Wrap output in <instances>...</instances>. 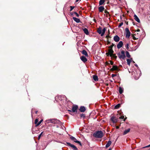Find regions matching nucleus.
<instances>
[{"mask_svg":"<svg viewBox=\"0 0 150 150\" xmlns=\"http://www.w3.org/2000/svg\"><path fill=\"white\" fill-rule=\"evenodd\" d=\"M123 45V42L122 41H120L119 42L117 45V48L119 49L122 47Z\"/></svg>","mask_w":150,"mask_h":150,"instance_id":"nucleus-11","label":"nucleus"},{"mask_svg":"<svg viewBox=\"0 0 150 150\" xmlns=\"http://www.w3.org/2000/svg\"><path fill=\"white\" fill-rule=\"evenodd\" d=\"M123 24V22L120 23L118 26V28H120Z\"/></svg>","mask_w":150,"mask_h":150,"instance_id":"nucleus-43","label":"nucleus"},{"mask_svg":"<svg viewBox=\"0 0 150 150\" xmlns=\"http://www.w3.org/2000/svg\"><path fill=\"white\" fill-rule=\"evenodd\" d=\"M78 108V106L77 105H74L72 107V110L73 112H77V109Z\"/></svg>","mask_w":150,"mask_h":150,"instance_id":"nucleus-9","label":"nucleus"},{"mask_svg":"<svg viewBox=\"0 0 150 150\" xmlns=\"http://www.w3.org/2000/svg\"><path fill=\"white\" fill-rule=\"evenodd\" d=\"M38 112V111H35V113L36 114H37V112Z\"/></svg>","mask_w":150,"mask_h":150,"instance_id":"nucleus-56","label":"nucleus"},{"mask_svg":"<svg viewBox=\"0 0 150 150\" xmlns=\"http://www.w3.org/2000/svg\"><path fill=\"white\" fill-rule=\"evenodd\" d=\"M119 118L120 119H123V121H125L126 119L127 118V117H126L125 119H124V116H121Z\"/></svg>","mask_w":150,"mask_h":150,"instance_id":"nucleus-33","label":"nucleus"},{"mask_svg":"<svg viewBox=\"0 0 150 150\" xmlns=\"http://www.w3.org/2000/svg\"><path fill=\"white\" fill-rule=\"evenodd\" d=\"M110 33V32L109 30H108V34H109Z\"/></svg>","mask_w":150,"mask_h":150,"instance_id":"nucleus-54","label":"nucleus"},{"mask_svg":"<svg viewBox=\"0 0 150 150\" xmlns=\"http://www.w3.org/2000/svg\"><path fill=\"white\" fill-rule=\"evenodd\" d=\"M38 122V119H36L35 121V124L36 125H37V124Z\"/></svg>","mask_w":150,"mask_h":150,"instance_id":"nucleus-37","label":"nucleus"},{"mask_svg":"<svg viewBox=\"0 0 150 150\" xmlns=\"http://www.w3.org/2000/svg\"><path fill=\"white\" fill-rule=\"evenodd\" d=\"M65 116H66V117H68V118H69V117L67 115H65Z\"/></svg>","mask_w":150,"mask_h":150,"instance_id":"nucleus-53","label":"nucleus"},{"mask_svg":"<svg viewBox=\"0 0 150 150\" xmlns=\"http://www.w3.org/2000/svg\"><path fill=\"white\" fill-rule=\"evenodd\" d=\"M105 64L106 65H109V64L110 63L107 62H106Z\"/></svg>","mask_w":150,"mask_h":150,"instance_id":"nucleus-48","label":"nucleus"},{"mask_svg":"<svg viewBox=\"0 0 150 150\" xmlns=\"http://www.w3.org/2000/svg\"><path fill=\"white\" fill-rule=\"evenodd\" d=\"M125 30L126 32V37L127 38H128L130 35L131 33L128 28H126Z\"/></svg>","mask_w":150,"mask_h":150,"instance_id":"nucleus-6","label":"nucleus"},{"mask_svg":"<svg viewBox=\"0 0 150 150\" xmlns=\"http://www.w3.org/2000/svg\"><path fill=\"white\" fill-rule=\"evenodd\" d=\"M81 118H84L85 117V115L84 114H82L80 115Z\"/></svg>","mask_w":150,"mask_h":150,"instance_id":"nucleus-36","label":"nucleus"},{"mask_svg":"<svg viewBox=\"0 0 150 150\" xmlns=\"http://www.w3.org/2000/svg\"><path fill=\"white\" fill-rule=\"evenodd\" d=\"M113 39L115 42H118L120 40V38L118 35H116L114 37Z\"/></svg>","mask_w":150,"mask_h":150,"instance_id":"nucleus-12","label":"nucleus"},{"mask_svg":"<svg viewBox=\"0 0 150 150\" xmlns=\"http://www.w3.org/2000/svg\"><path fill=\"white\" fill-rule=\"evenodd\" d=\"M110 57H113V58L115 59V60L116 59L117 57L115 55V54H112V56Z\"/></svg>","mask_w":150,"mask_h":150,"instance_id":"nucleus-31","label":"nucleus"},{"mask_svg":"<svg viewBox=\"0 0 150 150\" xmlns=\"http://www.w3.org/2000/svg\"><path fill=\"white\" fill-rule=\"evenodd\" d=\"M70 7L71 8H70V11H71L72 10L75 8V6H70Z\"/></svg>","mask_w":150,"mask_h":150,"instance_id":"nucleus-41","label":"nucleus"},{"mask_svg":"<svg viewBox=\"0 0 150 150\" xmlns=\"http://www.w3.org/2000/svg\"><path fill=\"white\" fill-rule=\"evenodd\" d=\"M43 120H41L37 124V125H35V127H37L38 126V125H39L42 122V121H43Z\"/></svg>","mask_w":150,"mask_h":150,"instance_id":"nucleus-34","label":"nucleus"},{"mask_svg":"<svg viewBox=\"0 0 150 150\" xmlns=\"http://www.w3.org/2000/svg\"><path fill=\"white\" fill-rule=\"evenodd\" d=\"M123 90L122 88L119 87V91L120 93L121 94L123 93Z\"/></svg>","mask_w":150,"mask_h":150,"instance_id":"nucleus-26","label":"nucleus"},{"mask_svg":"<svg viewBox=\"0 0 150 150\" xmlns=\"http://www.w3.org/2000/svg\"><path fill=\"white\" fill-rule=\"evenodd\" d=\"M69 114H71V115H72V114H71V113H69Z\"/></svg>","mask_w":150,"mask_h":150,"instance_id":"nucleus-62","label":"nucleus"},{"mask_svg":"<svg viewBox=\"0 0 150 150\" xmlns=\"http://www.w3.org/2000/svg\"><path fill=\"white\" fill-rule=\"evenodd\" d=\"M108 51V52L106 53V55L107 56H108L109 55L110 56H112L114 52V51L112 49H109Z\"/></svg>","mask_w":150,"mask_h":150,"instance_id":"nucleus-5","label":"nucleus"},{"mask_svg":"<svg viewBox=\"0 0 150 150\" xmlns=\"http://www.w3.org/2000/svg\"><path fill=\"white\" fill-rule=\"evenodd\" d=\"M110 120L113 123H116L118 121V119L116 117L113 116L111 117Z\"/></svg>","mask_w":150,"mask_h":150,"instance_id":"nucleus-7","label":"nucleus"},{"mask_svg":"<svg viewBox=\"0 0 150 150\" xmlns=\"http://www.w3.org/2000/svg\"><path fill=\"white\" fill-rule=\"evenodd\" d=\"M74 14H75V15H76V16L77 17H79V14L76 12H74Z\"/></svg>","mask_w":150,"mask_h":150,"instance_id":"nucleus-38","label":"nucleus"},{"mask_svg":"<svg viewBox=\"0 0 150 150\" xmlns=\"http://www.w3.org/2000/svg\"><path fill=\"white\" fill-rule=\"evenodd\" d=\"M97 32L100 34L101 35L102 33V28L100 27L97 30Z\"/></svg>","mask_w":150,"mask_h":150,"instance_id":"nucleus-24","label":"nucleus"},{"mask_svg":"<svg viewBox=\"0 0 150 150\" xmlns=\"http://www.w3.org/2000/svg\"><path fill=\"white\" fill-rule=\"evenodd\" d=\"M134 65L135 66H136L137 67H138L137 65V64H135Z\"/></svg>","mask_w":150,"mask_h":150,"instance_id":"nucleus-52","label":"nucleus"},{"mask_svg":"<svg viewBox=\"0 0 150 150\" xmlns=\"http://www.w3.org/2000/svg\"><path fill=\"white\" fill-rule=\"evenodd\" d=\"M108 150H111V148H110Z\"/></svg>","mask_w":150,"mask_h":150,"instance_id":"nucleus-60","label":"nucleus"},{"mask_svg":"<svg viewBox=\"0 0 150 150\" xmlns=\"http://www.w3.org/2000/svg\"><path fill=\"white\" fill-rule=\"evenodd\" d=\"M67 144L68 146L72 148L74 150H78L77 148L74 145L71 144V143L68 142L67 143Z\"/></svg>","mask_w":150,"mask_h":150,"instance_id":"nucleus-8","label":"nucleus"},{"mask_svg":"<svg viewBox=\"0 0 150 150\" xmlns=\"http://www.w3.org/2000/svg\"><path fill=\"white\" fill-rule=\"evenodd\" d=\"M69 114H71V115H72V114H71V113H69Z\"/></svg>","mask_w":150,"mask_h":150,"instance_id":"nucleus-61","label":"nucleus"},{"mask_svg":"<svg viewBox=\"0 0 150 150\" xmlns=\"http://www.w3.org/2000/svg\"><path fill=\"white\" fill-rule=\"evenodd\" d=\"M115 46V45L113 43H112V44L110 46L108 47V48L109 49H112V48L113 46Z\"/></svg>","mask_w":150,"mask_h":150,"instance_id":"nucleus-32","label":"nucleus"},{"mask_svg":"<svg viewBox=\"0 0 150 150\" xmlns=\"http://www.w3.org/2000/svg\"><path fill=\"white\" fill-rule=\"evenodd\" d=\"M126 24H127V25H128V22H126Z\"/></svg>","mask_w":150,"mask_h":150,"instance_id":"nucleus-59","label":"nucleus"},{"mask_svg":"<svg viewBox=\"0 0 150 150\" xmlns=\"http://www.w3.org/2000/svg\"><path fill=\"white\" fill-rule=\"evenodd\" d=\"M68 111L70 112H71V110H68Z\"/></svg>","mask_w":150,"mask_h":150,"instance_id":"nucleus-58","label":"nucleus"},{"mask_svg":"<svg viewBox=\"0 0 150 150\" xmlns=\"http://www.w3.org/2000/svg\"><path fill=\"white\" fill-rule=\"evenodd\" d=\"M81 60L84 63H85L87 61V58L84 56H82L80 57Z\"/></svg>","mask_w":150,"mask_h":150,"instance_id":"nucleus-13","label":"nucleus"},{"mask_svg":"<svg viewBox=\"0 0 150 150\" xmlns=\"http://www.w3.org/2000/svg\"><path fill=\"white\" fill-rule=\"evenodd\" d=\"M140 31V30L139 29H138L137 30H136L135 31L139 32Z\"/></svg>","mask_w":150,"mask_h":150,"instance_id":"nucleus-50","label":"nucleus"},{"mask_svg":"<svg viewBox=\"0 0 150 150\" xmlns=\"http://www.w3.org/2000/svg\"><path fill=\"white\" fill-rule=\"evenodd\" d=\"M99 11L100 12H103V11H105L104 8L103 6H100L98 8Z\"/></svg>","mask_w":150,"mask_h":150,"instance_id":"nucleus-16","label":"nucleus"},{"mask_svg":"<svg viewBox=\"0 0 150 150\" xmlns=\"http://www.w3.org/2000/svg\"><path fill=\"white\" fill-rule=\"evenodd\" d=\"M103 136V132L101 131H97L93 134V136L96 138H101Z\"/></svg>","mask_w":150,"mask_h":150,"instance_id":"nucleus-1","label":"nucleus"},{"mask_svg":"<svg viewBox=\"0 0 150 150\" xmlns=\"http://www.w3.org/2000/svg\"><path fill=\"white\" fill-rule=\"evenodd\" d=\"M117 75L116 74H112L111 75L112 77L113 78L115 76Z\"/></svg>","mask_w":150,"mask_h":150,"instance_id":"nucleus-46","label":"nucleus"},{"mask_svg":"<svg viewBox=\"0 0 150 150\" xmlns=\"http://www.w3.org/2000/svg\"><path fill=\"white\" fill-rule=\"evenodd\" d=\"M83 30V31L84 33L86 35H88L89 34V32L88 30L86 28H82Z\"/></svg>","mask_w":150,"mask_h":150,"instance_id":"nucleus-18","label":"nucleus"},{"mask_svg":"<svg viewBox=\"0 0 150 150\" xmlns=\"http://www.w3.org/2000/svg\"><path fill=\"white\" fill-rule=\"evenodd\" d=\"M73 19L76 23H79L80 22V20L79 19L77 18H76L73 17Z\"/></svg>","mask_w":150,"mask_h":150,"instance_id":"nucleus-17","label":"nucleus"},{"mask_svg":"<svg viewBox=\"0 0 150 150\" xmlns=\"http://www.w3.org/2000/svg\"><path fill=\"white\" fill-rule=\"evenodd\" d=\"M81 112H84L86 110L85 108L83 106H81L79 109Z\"/></svg>","mask_w":150,"mask_h":150,"instance_id":"nucleus-14","label":"nucleus"},{"mask_svg":"<svg viewBox=\"0 0 150 150\" xmlns=\"http://www.w3.org/2000/svg\"><path fill=\"white\" fill-rule=\"evenodd\" d=\"M119 58L120 59H122L125 60L126 57L125 54V52L124 51L122 50L121 51V53L119 52L117 54Z\"/></svg>","mask_w":150,"mask_h":150,"instance_id":"nucleus-2","label":"nucleus"},{"mask_svg":"<svg viewBox=\"0 0 150 150\" xmlns=\"http://www.w3.org/2000/svg\"><path fill=\"white\" fill-rule=\"evenodd\" d=\"M129 45L128 43L127 44L125 45V47L127 50H128L129 48Z\"/></svg>","mask_w":150,"mask_h":150,"instance_id":"nucleus-42","label":"nucleus"},{"mask_svg":"<svg viewBox=\"0 0 150 150\" xmlns=\"http://www.w3.org/2000/svg\"><path fill=\"white\" fill-rule=\"evenodd\" d=\"M106 1H107V2H106L107 4H108V3H109V1H108V0H107Z\"/></svg>","mask_w":150,"mask_h":150,"instance_id":"nucleus-51","label":"nucleus"},{"mask_svg":"<svg viewBox=\"0 0 150 150\" xmlns=\"http://www.w3.org/2000/svg\"><path fill=\"white\" fill-rule=\"evenodd\" d=\"M112 143L111 141H109L105 145V147L106 148H108L109 147L110 145Z\"/></svg>","mask_w":150,"mask_h":150,"instance_id":"nucleus-21","label":"nucleus"},{"mask_svg":"<svg viewBox=\"0 0 150 150\" xmlns=\"http://www.w3.org/2000/svg\"><path fill=\"white\" fill-rule=\"evenodd\" d=\"M105 2L104 0H100L99 2V5H103Z\"/></svg>","mask_w":150,"mask_h":150,"instance_id":"nucleus-29","label":"nucleus"},{"mask_svg":"<svg viewBox=\"0 0 150 150\" xmlns=\"http://www.w3.org/2000/svg\"><path fill=\"white\" fill-rule=\"evenodd\" d=\"M108 83H107L106 84V86H108Z\"/></svg>","mask_w":150,"mask_h":150,"instance_id":"nucleus-63","label":"nucleus"},{"mask_svg":"<svg viewBox=\"0 0 150 150\" xmlns=\"http://www.w3.org/2000/svg\"><path fill=\"white\" fill-rule=\"evenodd\" d=\"M106 38H107V40L108 39V38H111V37L110 36H109V34H108L106 35Z\"/></svg>","mask_w":150,"mask_h":150,"instance_id":"nucleus-40","label":"nucleus"},{"mask_svg":"<svg viewBox=\"0 0 150 150\" xmlns=\"http://www.w3.org/2000/svg\"><path fill=\"white\" fill-rule=\"evenodd\" d=\"M105 13H106V17H108L109 16H110V15L109 14V12H108L106 10H105L104 11Z\"/></svg>","mask_w":150,"mask_h":150,"instance_id":"nucleus-27","label":"nucleus"},{"mask_svg":"<svg viewBox=\"0 0 150 150\" xmlns=\"http://www.w3.org/2000/svg\"><path fill=\"white\" fill-rule=\"evenodd\" d=\"M46 122L47 123H49L50 122L53 123L54 124H57L59 123V122H60V121L58 120L57 119H50L47 120L46 121Z\"/></svg>","mask_w":150,"mask_h":150,"instance_id":"nucleus-3","label":"nucleus"},{"mask_svg":"<svg viewBox=\"0 0 150 150\" xmlns=\"http://www.w3.org/2000/svg\"><path fill=\"white\" fill-rule=\"evenodd\" d=\"M126 57L128 58H130L131 56L129 54V53L128 51H127L126 52Z\"/></svg>","mask_w":150,"mask_h":150,"instance_id":"nucleus-30","label":"nucleus"},{"mask_svg":"<svg viewBox=\"0 0 150 150\" xmlns=\"http://www.w3.org/2000/svg\"><path fill=\"white\" fill-rule=\"evenodd\" d=\"M93 78L94 80L96 81H98V77L97 75H93Z\"/></svg>","mask_w":150,"mask_h":150,"instance_id":"nucleus-20","label":"nucleus"},{"mask_svg":"<svg viewBox=\"0 0 150 150\" xmlns=\"http://www.w3.org/2000/svg\"><path fill=\"white\" fill-rule=\"evenodd\" d=\"M70 139L74 142L79 144L80 146H82V145L81 142L77 140L76 138L74 137L71 136V137H70Z\"/></svg>","mask_w":150,"mask_h":150,"instance_id":"nucleus-4","label":"nucleus"},{"mask_svg":"<svg viewBox=\"0 0 150 150\" xmlns=\"http://www.w3.org/2000/svg\"><path fill=\"white\" fill-rule=\"evenodd\" d=\"M132 60V58L131 59H127V64L128 65L130 66V63Z\"/></svg>","mask_w":150,"mask_h":150,"instance_id":"nucleus-25","label":"nucleus"},{"mask_svg":"<svg viewBox=\"0 0 150 150\" xmlns=\"http://www.w3.org/2000/svg\"><path fill=\"white\" fill-rule=\"evenodd\" d=\"M132 37L133 38V39L134 40H135L138 39V38H137L135 37L134 36V34H132Z\"/></svg>","mask_w":150,"mask_h":150,"instance_id":"nucleus-39","label":"nucleus"},{"mask_svg":"<svg viewBox=\"0 0 150 150\" xmlns=\"http://www.w3.org/2000/svg\"><path fill=\"white\" fill-rule=\"evenodd\" d=\"M106 27H104L103 28V29L102 30V32L101 35V36H103L104 35L105 32L106 30Z\"/></svg>","mask_w":150,"mask_h":150,"instance_id":"nucleus-19","label":"nucleus"},{"mask_svg":"<svg viewBox=\"0 0 150 150\" xmlns=\"http://www.w3.org/2000/svg\"><path fill=\"white\" fill-rule=\"evenodd\" d=\"M120 105H121V104L120 103H119V104H117V105H116L115 106V107H114V108L115 109H118L120 107Z\"/></svg>","mask_w":150,"mask_h":150,"instance_id":"nucleus-28","label":"nucleus"},{"mask_svg":"<svg viewBox=\"0 0 150 150\" xmlns=\"http://www.w3.org/2000/svg\"><path fill=\"white\" fill-rule=\"evenodd\" d=\"M109 62L111 65H113V62L112 61L110 60Z\"/></svg>","mask_w":150,"mask_h":150,"instance_id":"nucleus-44","label":"nucleus"},{"mask_svg":"<svg viewBox=\"0 0 150 150\" xmlns=\"http://www.w3.org/2000/svg\"><path fill=\"white\" fill-rule=\"evenodd\" d=\"M118 66L116 65H113L112 66V67L110 69V71H118Z\"/></svg>","mask_w":150,"mask_h":150,"instance_id":"nucleus-10","label":"nucleus"},{"mask_svg":"<svg viewBox=\"0 0 150 150\" xmlns=\"http://www.w3.org/2000/svg\"><path fill=\"white\" fill-rule=\"evenodd\" d=\"M132 62H133L134 63H135V62H134V61H132Z\"/></svg>","mask_w":150,"mask_h":150,"instance_id":"nucleus-64","label":"nucleus"},{"mask_svg":"<svg viewBox=\"0 0 150 150\" xmlns=\"http://www.w3.org/2000/svg\"><path fill=\"white\" fill-rule=\"evenodd\" d=\"M134 18L136 21L137 22H138L139 23H140V21L139 18H138V17L136 15L134 14Z\"/></svg>","mask_w":150,"mask_h":150,"instance_id":"nucleus-15","label":"nucleus"},{"mask_svg":"<svg viewBox=\"0 0 150 150\" xmlns=\"http://www.w3.org/2000/svg\"><path fill=\"white\" fill-rule=\"evenodd\" d=\"M79 0H76V2H78ZM80 1H81V0H80Z\"/></svg>","mask_w":150,"mask_h":150,"instance_id":"nucleus-57","label":"nucleus"},{"mask_svg":"<svg viewBox=\"0 0 150 150\" xmlns=\"http://www.w3.org/2000/svg\"><path fill=\"white\" fill-rule=\"evenodd\" d=\"M70 13L71 16H72L73 15V14H74V12H70Z\"/></svg>","mask_w":150,"mask_h":150,"instance_id":"nucleus-47","label":"nucleus"},{"mask_svg":"<svg viewBox=\"0 0 150 150\" xmlns=\"http://www.w3.org/2000/svg\"><path fill=\"white\" fill-rule=\"evenodd\" d=\"M81 53L85 55V56H88V54L87 53L85 50H83L82 51Z\"/></svg>","mask_w":150,"mask_h":150,"instance_id":"nucleus-23","label":"nucleus"},{"mask_svg":"<svg viewBox=\"0 0 150 150\" xmlns=\"http://www.w3.org/2000/svg\"><path fill=\"white\" fill-rule=\"evenodd\" d=\"M130 128H129L127 130H125L123 132V135H125L129 132L130 131Z\"/></svg>","mask_w":150,"mask_h":150,"instance_id":"nucleus-22","label":"nucleus"},{"mask_svg":"<svg viewBox=\"0 0 150 150\" xmlns=\"http://www.w3.org/2000/svg\"><path fill=\"white\" fill-rule=\"evenodd\" d=\"M94 22L96 23V20L95 19H94Z\"/></svg>","mask_w":150,"mask_h":150,"instance_id":"nucleus-55","label":"nucleus"},{"mask_svg":"<svg viewBox=\"0 0 150 150\" xmlns=\"http://www.w3.org/2000/svg\"><path fill=\"white\" fill-rule=\"evenodd\" d=\"M43 133V132H41V133L39 135L38 137V139L39 140L40 139V137L42 135V133Z\"/></svg>","mask_w":150,"mask_h":150,"instance_id":"nucleus-35","label":"nucleus"},{"mask_svg":"<svg viewBox=\"0 0 150 150\" xmlns=\"http://www.w3.org/2000/svg\"><path fill=\"white\" fill-rule=\"evenodd\" d=\"M119 127H120L119 126H116V129H119Z\"/></svg>","mask_w":150,"mask_h":150,"instance_id":"nucleus-49","label":"nucleus"},{"mask_svg":"<svg viewBox=\"0 0 150 150\" xmlns=\"http://www.w3.org/2000/svg\"><path fill=\"white\" fill-rule=\"evenodd\" d=\"M107 45H109L110 44V42L108 39L107 40Z\"/></svg>","mask_w":150,"mask_h":150,"instance_id":"nucleus-45","label":"nucleus"}]
</instances>
